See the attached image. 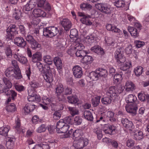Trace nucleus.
I'll return each instance as SVG.
<instances>
[{
	"label": "nucleus",
	"instance_id": "nucleus-1",
	"mask_svg": "<svg viewBox=\"0 0 149 149\" xmlns=\"http://www.w3.org/2000/svg\"><path fill=\"white\" fill-rule=\"evenodd\" d=\"M37 67L39 70L43 74L44 78L46 81L50 83L53 80V75L55 74V70L51 68L48 65L44 66L40 62L37 63Z\"/></svg>",
	"mask_w": 149,
	"mask_h": 149
},
{
	"label": "nucleus",
	"instance_id": "nucleus-2",
	"mask_svg": "<svg viewBox=\"0 0 149 149\" xmlns=\"http://www.w3.org/2000/svg\"><path fill=\"white\" fill-rule=\"evenodd\" d=\"M5 74L8 77L13 79H19L22 78L20 72L15 70L12 67H9L6 69L5 71Z\"/></svg>",
	"mask_w": 149,
	"mask_h": 149
},
{
	"label": "nucleus",
	"instance_id": "nucleus-3",
	"mask_svg": "<svg viewBox=\"0 0 149 149\" xmlns=\"http://www.w3.org/2000/svg\"><path fill=\"white\" fill-rule=\"evenodd\" d=\"M107 73V71L106 70L99 68L95 71L90 72L89 77L93 80H97L105 75Z\"/></svg>",
	"mask_w": 149,
	"mask_h": 149
},
{
	"label": "nucleus",
	"instance_id": "nucleus-4",
	"mask_svg": "<svg viewBox=\"0 0 149 149\" xmlns=\"http://www.w3.org/2000/svg\"><path fill=\"white\" fill-rule=\"evenodd\" d=\"M58 32L57 28L54 26H49L43 29V34L44 36L52 38L56 36Z\"/></svg>",
	"mask_w": 149,
	"mask_h": 149
},
{
	"label": "nucleus",
	"instance_id": "nucleus-5",
	"mask_svg": "<svg viewBox=\"0 0 149 149\" xmlns=\"http://www.w3.org/2000/svg\"><path fill=\"white\" fill-rule=\"evenodd\" d=\"M95 7L102 12L108 15L110 14L113 10L111 6L104 3H98Z\"/></svg>",
	"mask_w": 149,
	"mask_h": 149
},
{
	"label": "nucleus",
	"instance_id": "nucleus-6",
	"mask_svg": "<svg viewBox=\"0 0 149 149\" xmlns=\"http://www.w3.org/2000/svg\"><path fill=\"white\" fill-rule=\"evenodd\" d=\"M88 143V139L82 137L78 140L74 141L73 145L76 149H82L87 146Z\"/></svg>",
	"mask_w": 149,
	"mask_h": 149
},
{
	"label": "nucleus",
	"instance_id": "nucleus-7",
	"mask_svg": "<svg viewBox=\"0 0 149 149\" xmlns=\"http://www.w3.org/2000/svg\"><path fill=\"white\" fill-rule=\"evenodd\" d=\"M138 109L136 103H133L130 104H127L125 106V109L127 111L131 113L132 116H135L136 114Z\"/></svg>",
	"mask_w": 149,
	"mask_h": 149
},
{
	"label": "nucleus",
	"instance_id": "nucleus-8",
	"mask_svg": "<svg viewBox=\"0 0 149 149\" xmlns=\"http://www.w3.org/2000/svg\"><path fill=\"white\" fill-rule=\"evenodd\" d=\"M14 44L18 47L24 48L26 45L27 42L24 38L21 37H18L14 39Z\"/></svg>",
	"mask_w": 149,
	"mask_h": 149
},
{
	"label": "nucleus",
	"instance_id": "nucleus-9",
	"mask_svg": "<svg viewBox=\"0 0 149 149\" xmlns=\"http://www.w3.org/2000/svg\"><path fill=\"white\" fill-rule=\"evenodd\" d=\"M60 23L66 31L70 30L72 26L71 21L67 18L63 19L60 20Z\"/></svg>",
	"mask_w": 149,
	"mask_h": 149
},
{
	"label": "nucleus",
	"instance_id": "nucleus-10",
	"mask_svg": "<svg viewBox=\"0 0 149 149\" xmlns=\"http://www.w3.org/2000/svg\"><path fill=\"white\" fill-rule=\"evenodd\" d=\"M121 123L124 127L130 130H132L134 127L132 122L127 118H122Z\"/></svg>",
	"mask_w": 149,
	"mask_h": 149
},
{
	"label": "nucleus",
	"instance_id": "nucleus-11",
	"mask_svg": "<svg viewBox=\"0 0 149 149\" xmlns=\"http://www.w3.org/2000/svg\"><path fill=\"white\" fill-rule=\"evenodd\" d=\"M121 52L120 49H117L115 53V56L119 64L123 63L125 61V57L122 56Z\"/></svg>",
	"mask_w": 149,
	"mask_h": 149
},
{
	"label": "nucleus",
	"instance_id": "nucleus-12",
	"mask_svg": "<svg viewBox=\"0 0 149 149\" xmlns=\"http://www.w3.org/2000/svg\"><path fill=\"white\" fill-rule=\"evenodd\" d=\"M72 71L74 76L76 78H80L83 74L81 68L78 65L74 66L73 68Z\"/></svg>",
	"mask_w": 149,
	"mask_h": 149
},
{
	"label": "nucleus",
	"instance_id": "nucleus-13",
	"mask_svg": "<svg viewBox=\"0 0 149 149\" xmlns=\"http://www.w3.org/2000/svg\"><path fill=\"white\" fill-rule=\"evenodd\" d=\"M2 92L7 96L11 95V98L13 100H15L17 97V93L13 90H10L8 88H4L2 90Z\"/></svg>",
	"mask_w": 149,
	"mask_h": 149
},
{
	"label": "nucleus",
	"instance_id": "nucleus-14",
	"mask_svg": "<svg viewBox=\"0 0 149 149\" xmlns=\"http://www.w3.org/2000/svg\"><path fill=\"white\" fill-rule=\"evenodd\" d=\"M117 91L115 86L110 87L106 91L107 95L115 99L117 96Z\"/></svg>",
	"mask_w": 149,
	"mask_h": 149
},
{
	"label": "nucleus",
	"instance_id": "nucleus-15",
	"mask_svg": "<svg viewBox=\"0 0 149 149\" xmlns=\"http://www.w3.org/2000/svg\"><path fill=\"white\" fill-rule=\"evenodd\" d=\"M37 106L30 103H27L24 107L23 110L25 114H28L32 111Z\"/></svg>",
	"mask_w": 149,
	"mask_h": 149
},
{
	"label": "nucleus",
	"instance_id": "nucleus-16",
	"mask_svg": "<svg viewBox=\"0 0 149 149\" xmlns=\"http://www.w3.org/2000/svg\"><path fill=\"white\" fill-rule=\"evenodd\" d=\"M115 127L112 125L109 124H105L103 131L106 134H111L113 131L115 130Z\"/></svg>",
	"mask_w": 149,
	"mask_h": 149
},
{
	"label": "nucleus",
	"instance_id": "nucleus-17",
	"mask_svg": "<svg viewBox=\"0 0 149 149\" xmlns=\"http://www.w3.org/2000/svg\"><path fill=\"white\" fill-rule=\"evenodd\" d=\"M93 57L90 56L85 55L82 59L83 63L86 65V66L84 68L86 69H88V65L91 64L93 61Z\"/></svg>",
	"mask_w": 149,
	"mask_h": 149
},
{
	"label": "nucleus",
	"instance_id": "nucleus-18",
	"mask_svg": "<svg viewBox=\"0 0 149 149\" xmlns=\"http://www.w3.org/2000/svg\"><path fill=\"white\" fill-rule=\"evenodd\" d=\"M33 13L34 16L37 17H45L46 15V13L40 9H34L33 11Z\"/></svg>",
	"mask_w": 149,
	"mask_h": 149
},
{
	"label": "nucleus",
	"instance_id": "nucleus-19",
	"mask_svg": "<svg viewBox=\"0 0 149 149\" xmlns=\"http://www.w3.org/2000/svg\"><path fill=\"white\" fill-rule=\"evenodd\" d=\"M128 31L130 33L131 35L134 38H136L139 36V31L137 29L134 27H129Z\"/></svg>",
	"mask_w": 149,
	"mask_h": 149
},
{
	"label": "nucleus",
	"instance_id": "nucleus-20",
	"mask_svg": "<svg viewBox=\"0 0 149 149\" xmlns=\"http://www.w3.org/2000/svg\"><path fill=\"white\" fill-rule=\"evenodd\" d=\"M42 56L40 53L36 52L32 55L31 57L32 61L33 63L38 62L42 59Z\"/></svg>",
	"mask_w": 149,
	"mask_h": 149
},
{
	"label": "nucleus",
	"instance_id": "nucleus-21",
	"mask_svg": "<svg viewBox=\"0 0 149 149\" xmlns=\"http://www.w3.org/2000/svg\"><path fill=\"white\" fill-rule=\"evenodd\" d=\"M125 87L127 91H133L135 89V85L131 81H129L126 82Z\"/></svg>",
	"mask_w": 149,
	"mask_h": 149
},
{
	"label": "nucleus",
	"instance_id": "nucleus-22",
	"mask_svg": "<svg viewBox=\"0 0 149 149\" xmlns=\"http://www.w3.org/2000/svg\"><path fill=\"white\" fill-rule=\"evenodd\" d=\"M114 99V98L107 95L103 97L101 99V102L103 104L107 105L111 104L112 100Z\"/></svg>",
	"mask_w": 149,
	"mask_h": 149
},
{
	"label": "nucleus",
	"instance_id": "nucleus-23",
	"mask_svg": "<svg viewBox=\"0 0 149 149\" xmlns=\"http://www.w3.org/2000/svg\"><path fill=\"white\" fill-rule=\"evenodd\" d=\"M91 50L98 55H102L104 53L103 49L99 46L92 47L91 48Z\"/></svg>",
	"mask_w": 149,
	"mask_h": 149
},
{
	"label": "nucleus",
	"instance_id": "nucleus-24",
	"mask_svg": "<svg viewBox=\"0 0 149 149\" xmlns=\"http://www.w3.org/2000/svg\"><path fill=\"white\" fill-rule=\"evenodd\" d=\"M91 17L90 16L88 15L86 17L81 18L80 20L83 24H85L87 26H90L92 24V23L90 19Z\"/></svg>",
	"mask_w": 149,
	"mask_h": 149
},
{
	"label": "nucleus",
	"instance_id": "nucleus-25",
	"mask_svg": "<svg viewBox=\"0 0 149 149\" xmlns=\"http://www.w3.org/2000/svg\"><path fill=\"white\" fill-rule=\"evenodd\" d=\"M67 108L68 109L69 112L72 116L73 117L75 115L78 114L79 110L76 107L67 106Z\"/></svg>",
	"mask_w": 149,
	"mask_h": 149
},
{
	"label": "nucleus",
	"instance_id": "nucleus-26",
	"mask_svg": "<svg viewBox=\"0 0 149 149\" xmlns=\"http://www.w3.org/2000/svg\"><path fill=\"white\" fill-rule=\"evenodd\" d=\"M54 63L58 69L60 70L62 67L61 60L58 57H55L53 60Z\"/></svg>",
	"mask_w": 149,
	"mask_h": 149
},
{
	"label": "nucleus",
	"instance_id": "nucleus-27",
	"mask_svg": "<svg viewBox=\"0 0 149 149\" xmlns=\"http://www.w3.org/2000/svg\"><path fill=\"white\" fill-rule=\"evenodd\" d=\"M83 113L84 117L86 119L91 121H93V116L90 111L85 110L84 111Z\"/></svg>",
	"mask_w": 149,
	"mask_h": 149
},
{
	"label": "nucleus",
	"instance_id": "nucleus-28",
	"mask_svg": "<svg viewBox=\"0 0 149 149\" xmlns=\"http://www.w3.org/2000/svg\"><path fill=\"white\" fill-rule=\"evenodd\" d=\"M10 130L9 126L7 127H3L0 128V134L3 136H6L8 135V133Z\"/></svg>",
	"mask_w": 149,
	"mask_h": 149
},
{
	"label": "nucleus",
	"instance_id": "nucleus-29",
	"mask_svg": "<svg viewBox=\"0 0 149 149\" xmlns=\"http://www.w3.org/2000/svg\"><path fill=\"white\" fill-rule=\"evenodd\" d=\"M6 109L8 112H13L16 110L17 107L14 104L11 103L6 107Z\"/></svg>",
	"mask_w": 149,
	"mask_h": 149
},
{
	"label": "nucleus",
	"instance_id": "nucleus-30",
	"mask_svg": "<svg viewBox=\"0 0 149 149\" xmlns=\"http://www.w3.org/2000/svg\"><path fill=\"white\" fill-rule=\"evenodd\" d=\"M137 98L136 96L132 94L129 95L126 98L125 100L127 103H136Z\"/></svg>",
	"mask_w": 149,
	"mask_h": 149
},
{
	"label": "nucleus",
	"instance_id": "nucleus-31",
	"mask_svg": "<svg viewBox=\"0 0 149 149\" xmlns=\"http://www.w3.org/2000/svg\"><path fill=\"white\" fill-rule=\"evenodd\" d=\"M132 66L131 62H126L124 64H122L120 66V69L124 71L126 70Z\"/></svg>",
	"mask_w": 149,
	"mask_h": 149
},
{
	"label": "nucleus",
	"instance_id": "nucleus-32",
	"mask_svg": "<svg viewBox=\"0 0 149 149\" xmlns=\"http://www.w3.org/2000/svg\"><path fill=\"white\" fill-rule=\"evenodd\" d=\"M68 102L71 104H74L77 103L78 101V99L76 95H72L67 97Z\"/></svg>",
	"mask_w": 149,
	"mask_h": 149
},
{
	"label": "nucleus",
	"instance_id": "nucleus-33",
	"mask_svg": "<svg viewBox=\"0 0 149 149\" xmlns=\"http://www.w3.org/2000/svg\"><path fill=\"white\" fill-rule=\"evenodd\" d=\"M134 135V139L136 140H141L144 137L142 132L141 131L136 132Z\"/></svg>",
	"mask_w": 149,
	"mask_h": 149
},
{
	"label": "nucleus",
	"instance_id": "nucleus-34",
	"mask_svg": "<svg viewBox=\"0 0 149 149\" xmlns=\"http://www.w3.org/2000/svg\"><path fill=\"white\" fill-rule=\"evenodd\" d=\"M31 45V48L33 49H35L37 48H39L41 47V45L35 39L33 40L31 42L29 43Z\"/></svg>",
	"mask_w": 149,
	"mask_h": 149
},
{
	"label": "nucleus",
	"instance_id": "nucleus-35",
	"mask_svg": "<svg viewBox=\"0 0 149 149\" xmlns=\"http://www.w3.org/2000/svg\"><path fill=\"white\" fill-rule=\"evenodd\" d=\"M100 97V96H97L93 98L92 100V104L94 107H96L99 104Z\"/></svg>",
	"mask_w": 149,
	"mask_h": 149
},
{
	"label": "nucleus",
	"instance_id": "nucleus-36",
	"mask_svg": "<svg viewBox=\"0 0 149 149\" xmlns=\"http://www.w3.org/2000/svg\"><path fill=\"white\" fill-rule=\"evenodd\" d=\"M15 14H13V16L16 19L18 20L20 19L21 14L20 10L18 7H17L15 8Z\"/></svg>",
	"mask_w": 149,
	"mask_h": 149
},
{
	"label": "nucleus",
	"instance_id": "nucleus-37",
	"mask_svg": "<svg viewBox=\"0 0 149 149\" xmlns=\"http://www.w3.org/2000/svg\"><path fill=\"white\" fill-rule=\"evenodd\" d=\"M114 115V113L112 111H108L106 113V116L111 122H115L116 120V119L113 117Z\"/></svg>",
	"mask_w": 149,
	"mask_h": 149
},
{
	"label": "nucleus",
	"instance_id": "nucleus-38",
	"mask_svg": "<svg viewBox=\"0 0 149 149\" xmlns=\"http://www.w3.org/2000/svg\"><path fill=\"white\" fill-rule=\"evenodd\" d=\"M28 100L29 102H39L40 100V97L39 95H36L30 97H28Z\"/></svg>",
	"mask_w": 149,
	"mask_h": 149
},
{
	"label": "nucleus",
	"instance_id": "nucleus-39",
	"mask_svg": "<svg viewBox=\"0 0 149 149\" xmlns=\"http://www.w3.org/2000/svg\"><path fill=\"white\" fill-rule=\"evenodd\" d=\"M6 145L8 148L9 149L13 148L14 145L13 139L12 138H8V140L6 142Z\"/></svg>",
	"mask_w": 149,
	"mask_h": 149
},
{
	"label": "nucleus",
	"instance_id": "nucleus-40",
	"mask_svg": "<svg viewBox=\"0 0 149 149\" xmlns=\"http://www.w3.org/2000/svg\"><path fill=\"white\" fill-rule=\"evenodd\" d=\"M20 123L19 122V120L18 118L17 120V123L16 125L15 126V128L18 133H20L21 131L23 133H24L25 132V130L24 129H22L20 127Z\"/></svg>",
	"mask_w": 149,
	"mask_h": 149
},
{
	"label": "nucleus",
	"instance_id": "nucleus-41",
	"mask_svg": "<svg viewBox=\"0 0 149 149\" xmlns=\"http://www.w3.org/2000/svg\"><path fill=\"white\" fill-rule=\"evenodd\" d=\"M143 71V68L141 66H138L134 69V72L136 75L139 76L141 75Z\"/></svg>",
	"mask_w": 149,
	"mask_h": 149
},
{
	"label": "nucleus",
	"instance_id": "nucleus-42",
	"mask_svg": "<svg viewBox=\"0 0 149 149\" xmlns=\"http://www.w3.org/2000/svg\"><path fill=\"white\" fill-rule=\"evenodd\" d=\"M44 61L47 63L49 66L52 63V58L49 55L44 56L43 58Z\"/></svg>",
	"mask_w": 149,
	"mask_h": 149
},
{
	"label": "nucleus",
	"instance_id": "nucleus-43",
	"mask_svg": "<svg viewBox=\"0 0 149 149\" xmlns=\"http://www.w3.org/2000/svg\"><path fill=\"white\" fill-rule=\"evenodd\" d=\"M114 4L117 8H122L124 6L125 2L123 0H118L115 1Z\"/></svg>",
	"mask_w": 149,
	"mask_h": 149
},
{
	"label": "nucleus",
	"instance_id": "nucleus-44",
	"mask_svg": "<svg viewBox=\"0 0 149 149\" xmlns=\"http://www.w3.org/2000/svg\"><path fill=\"white\" fill-rule=\"evenodd\" d=\"M80 7L83 10H85L86 9L89 10L91 9L92 6L90 4L83 3L81 4Z\"/></svg>",
	"mask_w": 149,
	"mask_h": 149
},
{
	"label": "nucleus",
	"instance_id": "nucleus-45",
	"mask_svg": "<svg viewBox=\"0 0 149 149\" xmlns=\"http://www.w3.org/2000/svg\"><path fill=\"white\" fill-rule=\"evenodd\" d=\"M64 88L62 84H59L56 88V94H60L63 93Z\"/></svg>",
	"mask_w": 149,
	"mask_h": 149
},
{
	"label": "nucleus",
	"instance_id": "nucleus-46",
	"mask_svg": "<svg viewBox=\"0 0 149 149\" xmlns=\"http://www.w3.org/2000/svg\"><path fill=\"white\" fill-rule=\"evenodd\" d=\"M5 53L7 58H11L12 57V52L10 47H8L6 48Z\"/></svg>",
	"mask_w": 149,
	"mask_h": 149
},
{
	"label": "nucleus",
	"instance_id": "nucleus-47",
	"mask_svg": "<svg viewBox=\"0 0 149 149\" xmlns=\"http://www.w3.org/2000/svg\"><path fill=\"white\" fill-rule=\"evenodd\" d=\"M47 127L45 125L42 124L40 125L36 130V132L38 133H40L45 132L47 129Z\"/></svg>",
	"mask_w": 149,
	"mask_h": 149
},
{
	"label": "nucleus",
	"instance_id": "nucleus-48",
	"mask_svg": "<svg viewBox=\"0 0 149 149\" xmlns=\"http://www.w3.org/2000/svg\"><path fill=\"white\" fill-rule=\"evenodd\" d=\"M3 81L5 85L7 87L6 88H11L12 86V84L10 81L6 78H3Z\"/></svg>",
	"mask_w": 149,
	"mask_h": 149
},
{
	"label": "nucleus",
	"instance_id": "nucleus-49",
	"mask_svg": "<svg viewBox=\"0 0 149 149\" xmlns=\"http://www.w3.org/2000/svg\"><path fill=\"white\" fill-rule=\"evenodd\" d=\"M18 60L20 63L23 64H26L28 62L27 59L26 57L23 56H19Z\"/></svg>",
	"mask_w": 149,
	"mask_h": 149
},
{
	"label": "nucleus",
	"instance_id": "nucleus-50",
	"mask_svg": "<svg viewBox=\"0 0 149 149\" xmlns=\"http://www.w3.org/2000/svg\"><path fill=\"white\" fill-rule=\"evenodd\" d=\"M69 127L68 125L65 124L60 130L57 131V133H66L68 130Z\"/></svg>",
	"mask_w": 149,
	"mask_h": 149
},
{
	"label": "nucleus",
	"instance_id": "nucleus-51",
	"mask_svg": "<svg viewBox=\"0 0 149 149\" xmlns=\"http://www.w3.org/2000/svg\"><path fill=\"white\" fill-rule=\"evenodd\" d=\"M82 121V119L79 116L75 117L74 120V123L75 125H80Z\"/></svg>",
	"mask_w": 149,
	"mask_h": 149
},
{
	"label": "nucleus",
	"instance_id": "nucleus-52",
	"mask_svg": "<svg viewBox=\"0 0 149 149\" xmlns=\"http://www.w3.org/2000/svg\"><path fill=\"white\" fill-rule=\"evenodd\" d=\"M7 34L6 36V40L8 41L13 40L14 38L13 33L10 31L6 32Z\"/></svg>",
	"mask_w": 149,
	"mask_h": 149
},
{
	"label": "nucleus",
	"instance_id": "nucleus-53",
	"mask_svg": "<svg viewBox=\"0 0 149 149\" xmlns=\"http://www.w3.org/2000/svg\"><path fill=\"white\" fill-rule=\"evenodd\" d=\"M61 111H56L53 114V118L54 119H58L61 117Z\"/></svg>",
	"mask_w": 149,
	"mask_h": 149
},
{
	"label": "nucleus",
	"instance_id": "nucleus-54",
	"mask_svg": "<svg viewBox=\"0 0 149 149\" xmlns=\"http://www.w3.org/2000/svg\"><path fill=\"white\" fill-rule=\"evenodd\" d=\"M73 116H68L64 118L63 122L65 124H71Z\"/></svg>",
	"mask_w": 149,
	"mask_h": 149
},
{
	"label": "nucleus",
	"instance_id": "nucleus-55",
	"mask_svg": "<svg viewBox=\"0 0 149 149\" xmlns=\"http://www.w3.org/2000/svg\"><path fill=\"white\" fill-rule=\"evenodd\" d=\"M86 53L85 51L84 50H77L75 53L76 56L78 57H82L86 54Z\"/></svg>",
	"mask_w": 149,
	"mask_h": 149
},
{
	"label": "nucleus",
	"instance_id": "nucleus-56",
	"mask_svg": "<svg viewBox=\"0 0 149 149\" xmlns=\"http://www.w3.org/2000/svg\"><path fill=\"white\" fill-rule=\"evenodd\" d=\"M72 92V90L70 87H67L64 89L63 94L68 95L71 94Z\"/></svg>",
	"mask_w": 149,
	"mask_h": 149
},
{
	"label": "nucleus",
	"instance_id": "nucleus-57",
	"mask_svg": "<svg viewBox=\"0 0 149 149\" xmlns=\"http://www.w3.org/2000/svg\"><path fill=\"white\" fill-rule=\"evenodd\" d=\"M65 124L63 122L59 121L56 123V132L57 131L60 130L64 126Z\"/></svg>",
	"mask_w": 149,
	"mask_h": 149
},
{
	"label": "nucleus",
	"instance_id": "nucleus-58",
	"mask_svg": "<svg viewBox=\"0 0 149 149\" xmlns=\"http://www.w3.org/2000/svg\"><path fill=\"white\" fill-rule=\"evenodd\" d=\"M77 35V30L75 29H71L70 31V38H74L76 37Z\"/></svg>",
	"mask_w": 149,
	"mask_h": 149
},
{
	"label": "nucleus",
	"instance_id": "nucleus-59",
	"mask_svg": "<svg viewBox=\"0 0 149 149\" xmlns=\"http://www.w3.org/2000/svg\"><path fill=\"white\" fill-rule=\"evenodd\" d=\"M134 43L136 47L138 48L141 47L145 44V42H143L138 40L135 41L134 42Z\"/></svg>",
	"mask_w": 149,
	"mask_h": 149
},
{
	"label": "nucleus",
	"instance_id": "nucleus-60",
	"mask_svg": "<svg viewBox=\"0 0 149 149\" xmlns=\"http://www.w3.org/2000/svg\"><path fill=\"white\" fill-rule=\"evenodd\" d=\"M15 27V25H10L7 29L6 32L10 31L13 33L16 31Z\"/></svg>",
	"mask_w": 149,
	"mask_h": 149
},
{
	"label": "nucleus",
	"instance_id": "nucleus-61",
	"mask_svg": "<svg viewBox=\"0 0 149 149\" xmlns=\"http://www.w3.org/2000/svg\"><path fill=\"white\" fill-rule=\"evenodd\" d=\"M84 48V46L83 45L79 43L77 44L74 48V49H77V50H82Z\"/></svg>",
	"mask_w": 149,
	"mask_h": 149
},
{
	"label": "nucleus",
	"instance_id": "nucleus-62",
	"mask_svg": "<svg viewBox=\"0 0 149 149\" xmlns=\"http://www.w3.org/2000/svg\"><path fill=\"white\" fill-rule=\"evenodd\" d=\"M25 37L26 40L29 43L35 39L30 34L27 35Z\"/></svg>",
	"mask_w": 149,
	"mask_h": 149
},
{
	"label": "nucleus",
	"instance_id": "nucleus-63",
	"mask_svg": "<svg viewBox=\"0 0 149 149\" xmlns=\"http://www.w3.org/2000/svg\"><path fill=\"white\" fill-rule=\"evenodd\" d=\"M135 143L134 141L132 139H128L126 142L127 146L129 147H133L134 144Z\"/></svg>",
	"mask_w": 149,
	"mask_h": 149
},
{
	"label": "nucleus",
	"instance_id": "nucleus-64",
	"mask_svg": "<svg viewBox=\"0 0 149 149\" xmlns=\"http://www.w3.org/2000/svg\"><path fill=\"white\" fill-rule=\"evenodd\" d=\"M30 84L31 87L34 88H37L40 86L39 83L35 80H33L31 81Z\"/></svg>",
	"mask_w": 149,
	"mask_h": 149
}]
</instances>
